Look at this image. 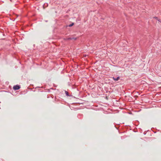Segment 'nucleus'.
<instances>
[{
  "label": "nucleus",
  "mask_w": 161,
  "mask_h": 161,
  "mask_svg": "<svg viewBox=\"0 0 161 161\" xmlns=\"http://www.w3.org/2000/svg\"><path fill=\"white\" fill-rule=\"evenodd\" d=\"M72 39H74L75 40H76V38H68L66 39H65V40H70Z\"/></svg>",
  "instance_id": "obj_2"
},
{
  "label": "nucleus",
  "mask_w": 161,
  "mask_h": 161,
  "mask_svg": "<svg viewBox=\"0 0 161 161\" xmlns=\"http://www.w3.org/2000/svg\"><path fill=\"white\" fill-rule=\"evenodd\" d=\"M20 87L19 86L16 85L13 87V89L14 90H17L20 88Z\"/></svg>",
  "instance_id": "obj_1"
},
{
  "label": "nucleus",
  "mask_w": 161,
  "mask_h": 161,
  "mask_svg": "<svg viewBox=\"0 0 161 161\" xmlns=\"http://www.w3.org/2000/svg\"><path fill=\"white\" fill-rule=\"evenodd\" d=\"M74 25V23H72V24L69 25V27H71L72 26Z\"/></svg>",
  "instance_id": "obj_4"
},
{
  "label": "nucleus",
  "mask_w": 161,
  "mask_h": 161,
  "mask_svg": "<svg viewBox=\"0 0 161 161\" xmlns=\"http://www.w3.org/2000/svg\"><path fill=\"white\" fill-rule=\"evenodd\" d=\"M113 79L115 81H117L119 79V77H118L116 78H115L114 77H113Z\"/></svg>",
  "instance_id": "obj_3"
},
{
  "label": "nucleus",
  "mask_w": 161,
  "mask_h": 161,
  "mask_svg": "<svg viewBox=\"0 0 161 161\" xmlns=\"http://www.w3.org/2000/svg\"><path fill=\"white\" fill-rule=\"evenodd\" d=\"M154 18L156 19H157L158 21H160L159 20V19H158V18L157 17H155Z\"/></svg>",
  "instance_id": "obj_5"
}]
</instances>
